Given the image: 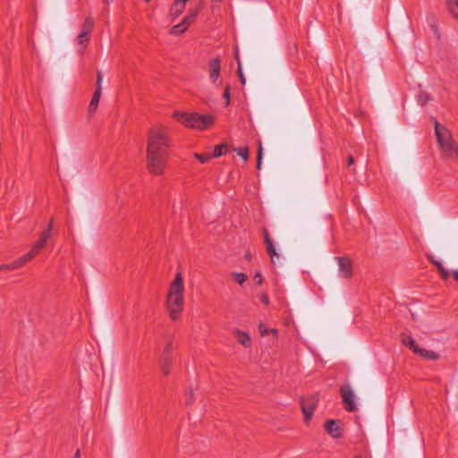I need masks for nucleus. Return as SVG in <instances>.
Here are the masks:
<instances>
[{"label": "nucleus", "instance_id": "nucleus-7", "mask_svg": "<svg viewBox=\"0 0 458 458\" xmlns=\"http://www.w3.org/2000/svg\"><path fill=\"white\" fill-rule=\"evenodd\" d=\"M53 221H50L48 226L40 233L39 239L32 246L31 250L28 252L31 255V259L35 258L40 250L45 248L47 241L52 235Z\"/></svg>", "mask_w": 458, "mask_h": 458}, {"label": "nucleus", "instance_id": "nucleus-38", "mask_svg": "<svg viewBox=\"0 0 458 458\" xmlns=\"http://www.w3.org/2000/svg\"><path fill=\"white\" fill-rule=\"evenodd\" d=\"M253 280L255 281V283L257 284H261L262 282H263V278H262V276L260 273H256L254 277H253Z\"/></svg>", "mask_w": 458, "mask_h": 458}, {"label": "nucleus", "instance_id": "nucleus-29", "mask_svg": "<svg viewBox=\"0 0 458 458\" xmlns=\"http://www.w3.org/2000/svg\"><path fill=\"white\" fill-rule=\"evenodd\" d=\"M234 151L237 152V154L243 158L244 160H247L249 157V149L247 147H239L237 148H234Z\"/></svg>", "mask_w": 458, "mask_h": 458}, {"label": "nucleus", "instance_id": "nucleus-40", "mask_svg": "<svg viewBox=\"0 0 458 458\" xmlns=\"http://www.w3.org/2000/svg\"><path fill=\"white\" fill-rule=\"evenodd\" d=\"M259 329L261 335H266L268 334V330L265 327V326L262 323L259 324Z\"/></svg>", "mask_w": 458, "mask_h": 458}, {"label": "nucleus", "instance_id": "nucleus-44", "mask_svg": "<svg viewBox=\"0 0 458 458\" xmlns=\"http://www.w3.org/2000/svg\"><path fill=\"white\" fill-rule=\"evenodd\" d=\"M73 458H81V451L79 449L75 452Z\"/></svg>", "mask_w": 458, "mask_h": 458}, {"label": "nucleus", "instance_id": "nucleus-2", "mask_svg": "<svg viewBox=\"0 0 458 458\" xmlns=\"http://www.w3.org/2000/svg\"><path fill=\"white\" fill-rule=\"evenodd\" d=\"M184 306V285L182 274L178 272L172 282L166 297V309L172 320L179 318Z\"/></svg>", "mask_w": 458, "mask_h": 458}, {"label": "nucleus", "instance_id": "nucleus-22", "mask_svg": "<svg viewBox=\"0 0 458 458\" xmlns=\"http://www.w3.org/2000/svg\"><path fill=\"white\" fill-rule=\"evenodd\" d=\"M432 263L437 267L438 273L443 280H448L450 278L449 271L445 268L443 264L437 260H432Z\"/></svg>", "mask_w": 458, "mask_h": 458}, {"label": "nucleus", "instance_id": "nucleus-10", "mask_svg": "<svg viewBox=\"0 0 458 458\" xmlns=\"http://www.w3.org/2000/svg\"><path fill=\"white\" fill-rule=\"evenodd\" d=\"M435 133L441 148L454 141L450 131L442 126L437 120L435 121Z\"/></svg>", "mask_w": 458, "mask_h": 458}, {"label": "nucleus", "instance_id": "nucleus-20", "mask_svg": "<svg viewBox=\"0 0 458 458\" xmlns=\"http://www.w3.org/2000/svg\"><path fill=\"white\" fill-rule=\"evenodd\" d=\"M172 363L173 360L171 356H161L160 364L164 375L167 376L169 374Z\"/></svg>", "mask_w": 458, "mask_h": 458}, {"label": "nucleus", "instance_id": "nucleus-8", "mask_svg": "<svg viewBox=\"0 0 458 458\" xmlns=\"http://www.w3.org/2000/svg\"><path fill=\"white\" fill-rule=\"evenodd\" d=\"M102 81H103V74L101 71L97 72V82H96V90L92 96L90 103L89 105V113L93 114L98 106L99 99L102 94Z\"/></svg>", "mask_w": 458, "mask_h": 458}, {"label": "nucleus", "instance_id": "nucleus-34", "mask_svg": "<svg viewBox=\"0 0 458 458\" xmlns=\"http://www.w3.org/2000/svg\"><path fill=\"white\" fill-rule=\"evenodd\" d=\"M172 350H173V345H172V343L169 342L165 346L162 356H171Z\"/></svg>", "mask_w": 458, "mask_h": 458}, {"label": "nucleus", "instance_id": "nucleus-48", "mask_svg": "<svg viewBox=\"0 0 458 458\" xmlns=\"http://www.w3.org/2000/svg\"><path fill=\"white\" fill-rule=\"evenodd\" d=\"M79 52H80L81 55H82L83 54V49H81Z\"/></svg>", "mask_w": 458, "mask_h": 458}, {"label": "nucleus", "instance_id": "nucleus-45", "mask_svg": "<svg viewBox=\"0 0 458 458\" xmlns=\"http://www.w3.org/2000/svg\"><path fill=\"white\" fill-rule=\"evenodd\" d=\"M245 258H246L248 260H250V259H251V254H250V252H247V253L245 254Z\"/></svg>", "mask_w": 458, "mask_h": 458}, {"label": "nucleus", "instance_id": "nucleus-24", "mask_svg": "<svg viewBox=\"0 0 458 458\" xmlns=\"http://www.w3.org/2000/svg\"><path fill=\"white\" fill-rule=\"evenodd\" d=\"M402 343L403 345L409 347L413 352L414 350H417L420 347L411 335H404L402 338Z\"/></svg>", "mask_w": 458, "mask_h": 458}, {"label": "nucleus", "instance_id": "nucleus-3", "mask_svg": "<svg viewBox=\"0 0 458 458\" xmlns=\"http://www.w3.org/2000/svg\"><path fill=\"white\" fill-rule=\"evenodd\" d=\"M174 117L184 126L195 130H206L214 123V117L212 115L199 113L189 114L176 111L174 114Z\"/></svg>", "mask_w": 458, "mask_h": 458}, {"label": "nucleus", "instance_id": "nucleus-27", "mask_svg": "<svg viewBox=\"0 0 458 458\" xmlns=\"http://www.w3.org/2000/svg\"><path fill=\"white\" fill-rule=\"evenodd\" d=\"M186 30H187V27L183 24L182 21H181L180 23H178L171 28L170 34L171 35H180V34L183 33Z\"/></svg>", "mask_w": 458, "mask_h": 458}, {"label": "nucleus", "instance_id": "nucleus-13", "mask_svg": "<svg viewBox=\"0 0 458 458\" xmlns=\"http://www.w3.org/2000/svg\"><path fill=\"white\" fill-rule=\"evenodd\" d=\"M31 259H31V255H29L28 253H26L25 255H23L21 258L15 259L14 261H13L10 264H2V265H0V270L1 271H7V270L18 269V268L23 267L26 263H28Z\"/></svg>", "mask_w": 458, "mask_h": 458}, {"label": "nucleus", "instance_id": "nucleus-15", "mask_svg": "<svg viewBox=\"0 0 458 458\" xmlns=\"http://www.w3.org/2000/svg\"><path fill=\"white\" fill-rule=\"evenodd\" d=\"M325 429L328 435L333 438H339L341 437V430L339 421L335 420H328L325 423Z\"/></svg>", "mask_w": 458, "mask_h": 458}, {"label": "nucleus", "instance_id": "nucleus-6", "mask_svg": "<svg viewBox=\"0 0 458 458\" xmlns=\"http://www.w3.org/2000/svg\"><path fill=\"white\" fill-rule=\"evenodd\" d=\"M53 221H50L48 226L40 233L39 239L32 246L31 250L28 252L31 255V259L35 258L40 250L45 248L47 241L52 235Z\"/></svg>", "mask_w": 458, "mask_h": 458}, {"label": "nucleus", "instance_id": "nucleus-14", "mask_svg": "<svg viewBox=\"0 0 458 458\" xmlns=\"http://www.w3.org/2000/svg\"><path fill=\"white\" fill-rule=\"evenodd\" d=\"M263 237H264V242L266 244L267 251L268 255L270 256L271 259L273 260V259L275 257L279 258V254L276 252L274 242L271 239L270 234L266 228L263 229Z\"/></svg>", "mask_w": 458, "mask_h": 458}, {"label": "nucleus", "instance_id": "nucleus-37", "mask_svg": "<svg viewBox=\"0 0 458 458\" xmlns=\"http://www.w3.org/2000/svg\"><path fill=\"white\" fill-rule=\"evenodd\" d=\"M195 21V19L191 16H190V14H187L183 19H182V22L183 24L188 28L193 21Z\"/></svg>", "mask_w": 458, "mask_h": 458}, {"label": "nucleus", "instance_id": "nucleus-36", "mask_svg": "<svg viewBox=\"0 0 458 458\" xmlns=\"http://www.w3.org/2000/svg\"><path fill=\"white\" fill-rule=\"evenodd\" d=\"M261 160H262V146L259 144L258 149V157H257V168L259 170L261 167Z\"/></svg>", "mask_w": 458, "mask_h": 458}, {"label": "nucleus", "instance_id": "nucleus-16", "mask_svg": "<svg viewBox=\"0 0 458 458\" xmlns=\"http://www.w3.org/2000/svg\"><path fill=\"white\" fill-rule=\"evenodd\" d=\"M441 148L445 158L453 160L458 159V145L454 140Z\"/></svg>", "mask_w": 458, "mask_h": 458}, {"label": "nucleus", "instance_id": "nucleus-4", "mask_svg": "<svg viewBox=\"0 0 458 458\" xmlns=\"http://www.w3.org/2000/svg\"><path fill=\"white\" fill-rule=\"evenodd\" d=\"M318 400L319 398L318 394H310L301 399V411L304 415V421L306 423L311 420L318 403Z\"/></svg>", "mask_w": 458, "mask_h": 458}, {"label": "nucleus", "instance_id": "nucleus-28", "mask_svg": "<svg viewBox=\"0 0 458 458\" xmlns=\"http://www.w3.org/2000/svg\"><path fill=\"white\" fill-rule=\"evenodd\" d=\"M231 276L241 285L243 284L248 279L247 275L244 273L233 272Z\"/></svg>", "mask_w": 458, "mask_h": 458}, {"label": "nucleus", "instance_id": "nucleus-12", "mask_svg": "<svg viewBox=\"0 0 458 458\" xmlns=\"http://www.w3.org/2000/svg\"><path fill=\"white\" fill-rule=\"evenodd\" d=\"M209 79L216 84L220 77L221 61L219 57L212 58L208 63Z\"/></svg>", "mask_w": 458, "mask_h": 458}, {"label": "nucleus", "instance_id": "nucleus-26", "mask_svg": "<svg viewBox=\"0 0 458 458\" xmlns=\"http://www.w3.org/2000/svg\"><path fill=\"white\" fill-rule=\"evenodd\" d=\"M417 102L420 106H425L431 98L429 95L425 91H420L416 96Z\"/></svg>", "mask_w": 458, "mask_h": 458}, {"label": "nucleus", "instance_id": "nucleus-39", "mask_svg": "<svg viewBox=\"0 0 458 458\" xmlns=\"http://www.w3.org/2000/svg\"><path fill=\"white\" fill-rule=\"evenodd\" d=\"M260 301L265 304V305H268L269 303V298H268V295L267 293H262L261 296H260Z\"/></svg>", "mask_w": 458, "mask_h": 458}, {"label": "nucleus", "instance_id": "nucleus-30", "mask_svg": "<svg viewBox=\"0 0 458 458\" xmlns=\"http://www.w3.org/2000/svg\"><path fill=\"white\" fill-rule=\"evenodd\" d=\"M194 157L201 163H208L212 157L210 154H198L195 153Z\"/></svg>", "mask_w": 458, "mask_h": 458}, {"label": "nucleus", "instance_id": "nucleus-19", "mask_svg": "<svg viewBox=\"0 0 458 458\" xmlns=\"http://www.w3.org/2000/svg\"><path fill=\"white\" fill-rule=\"evenodd\" d=\"M414 353L427 360H436L439 359L438 353L420 347L414 350Z\"/></svg>", "mask_w": 458, "mask_h": 458}, {"label": "nucleus", "instance_id": "nucleus-41", "mask_svg": "<svg viewBox=\"0 0 458 458\" xmlns=\"http://www.w3.org/2000/svg\"><path fill=\"white\" fill-rule=\"evenodd\" d=\"M199 8H195L193 10H191L188 14H190V16H191L194 19H196L198 13H199Z\"/></svg>", "mask_w": 458, "mask_h": 458}, {"label": "nucleus", "instance_id": "nucleus-1", "mask_svg": "<svg viewBox=\"0 0 458 458\" xmlns=\"http://www.w3.org/2000/svg\"><path fill=\"white\" fill-rule=\"evenodd\" d=\"M169 146L170 139L165 127H155L148 131L147 167L152 174L159 175L164 173L168 158L167 148Z\"/></svg>", "mask_w": 458, "mask_h": 458}, {"label": "nucleus", "instance_id": "nucleus-9", "mask_svg": "<svg viewBox=\"0 0 458 458\" xmlns=\"http://www.w3.org/2000/svg\"><path fill=\"white\" fill-rule=\"evenodd\" d=\"M435 133L441 148L454 141L450 131L442 126L437 120L435 121Z\"/></svg>", "mask_w": 458, "mask_h": 458}, {"label": "nucleus", "instance_id": "nucleus-49", "mask_svg": "<svg viewBox=\"0 0 458 458\" xmlns=\"http://www.w3.org/2000/svg\"><path fill=\"white\" fill-rule=\"evenodd\" d=\"M182 2H183L184 4H186L188 2V0H181Z\"/></svg>", "mask_w": 458, "mask_h": 458}, {"label": "nucleus", "instance_id": "nucleus-42", "mask_svg": "<svg viewBox=\"0 0 458 458\" xmlns=\"http://www.w3.org/2000/svg\"><path fill=\"white\" fill-rule=\"evenodd\" d=\"M347 164H348V165H353V164H354V158H353V157H352V156H351V155H350V156L348 157V158H347Z\"/></svg>", "mask_w": 458, "mask_h": 458}, {"label": "nucleus", "instance_id": "nucleus-5", "mask_svg": "<svg viewBox=\"0 0 458 458\" xmlns=\"http://www.w3.org/2000/svg\"><path fill=\"white\" fill-rule=\"evenodd\" d=\"M340 395L342 397L343 404L347 411H354L357 410L355 403V394L351 386L346 384L340 387Z\"/></svg>", "mask_w": 458, "mask_h": 458}, {"label": "nucleus", "instance_id": "nucleus-17", "mask_svg": "<svg viewBox=\"0 0 458 458\" xmlns=\"http://www.w3.org/2000/svg\"><path fill=\"white\" fill-rule=\"evenodd\" d=\"M236 340L242 344L244 347H250L251 344V339L248 333L234 329L233 331Z\"/></svg>", "mask_w": 458, "mask_h": 458}, {"label": "nucleus", "instance_id": "nucleus-31", "mask_svg": "<svg viewBox=\"0 0 458 458\" xmlns=\"http://www.w3.org/2000/svg\"><path fill=\"white\" fill-rule=\"evenodd\" d=\"M77 39H78V43H79L80 45H85V46H86V45H87V43H88V42H89V35H87V34H85V33H83V32H81H81L79 33V35H78Z\"/></svg>", "mask_w": 458, "mask_h": 458}, {"label": "nucleus", "instance_id": "nucleus-11", "mask_svg": "<svg viewBox=\"0 0 458 458\" xmlns=\"http://www.w3.org/2000/svg\"><path fill=\"white\" fill-rule=\"evenodd\" d=\"M339 267V275L343 278H350L352 276V263L349 258L335 257Z\"/></svg>", "mask_w": 458, "mask_h": 458}, {"label": "nucleus", "instance_id": "nucleus-33", "mask_svg": "<svg viewBox=\"0 0 458 458\" xmlns=\"http://www.w3.org/2000/svg\"><path fill=\"white\" fill-rule=\"evenodd\" d=\"M237 62H238V75H239V78H240V81L242 85H244L246 83V79L242 73V66H241V63L239 61V59L237 58Z\"/></svg>", "mask_w": 458, "mask_h": 458}, {"label": "nucleus", "instance_id": "nucleus-25", "mask_svg": "<svg viewBox=\"0 0 458 458\" xmlns=\"http://www.w3.org/2000/svg\"><path fill=\"white\" fill-rule=\"evenodd\" d=\"M226 150H227L226 143H222V144L216 145L214 148L213 154H210L211 157H219L223 154H225L226 152Z\"/></svg>", "mask_w": 458, "mask_h": 458}, {"label": "nucleus", "instance_id": "nucleus-43", "mask_svg": "<svg viewBox=\"0 0 458 458\" xmlns=\"http://www.w3.org/2000/svg\"><path fill=\"white\" fill-rule=\"evenodd\" d=\"M454 279L458 282V269L453 271Z\"/></svg>", "mask_w": 458, "mask_h": 458}, {"label": "nucleus", "instance_id": "nucleus-46", "mask_svg": "<svg viewBox=\"0 0 458 458\" xmlns=\"http://www.w3.org/2000/svg\"><path fill=\"white\" fill-rule=\"evenodd\" d=\"M223 0H212L213 3H221Z\"/></svg>", "mask_w": 458, "mask_h": 458}, {"label": "nucleus", "instance_id": "nucleus-21", "mask_svg": "<svg viewBox=\"0 0 458 458\" xmlns=\"http://www.w3.org/2000/svg\"><path fill=\"white\" fill-rule=\"evenodd\" d=\"M445 4L451 15L458 20V0H445Z\"/></svg>", "mask_w": 458, "mask_h": 458}, {"label": "nucleus", "instance_id": "nucleus-35", "mask_svg": "<svg viewBox=\"0 0 458 458\" xmlns=\"http://www.w3.org/2000/svg\"><path fill=\"white\" fill-rule=\"evenodd\" d=\"M193 403V391L191 388L190 391L185 395V404L191 405Z\"/></svg>", "mask_w": 458, "mask_h": 458}, {"label": "nucleus", "instance_id": "nucleus-23", "mask_svg": "<svg viewBox=\"0 0 458 458\" xmlns=\"http://www.w3.org/2000/svg\"><path fill=\"white\" fill-rule=\"evenodd\" d=\"M94 28V20L91 17H87L81 26V32L89 35Z\"/></svg>", "mask_w": 458, "mask_h": 458}, {"label": "nucleus", "instance_id": "nucleus-50", "mask_svg": "<svg viewBox=\"0 0 458 458\" xmlns=\"http://www.w3.org/2000/svg\"><path fill=\"white\" fill-rule=\"evenodd\" d=\"M146 2H149L150 0H145Z\"/></svg>", "mask_w": 458, "mask_h": 458}, {"label": "nucleus", "instance_id": "nucleus-32", "mask_svg": "<svg viewBox=\"0 0 458 458\" xmlns=\"http://www.w3.org/2000/svg\"><path fill=\"white\" fill-rule=\"evenodd\" d=\"M230 85H226L223 93V98L225 100V106L230 104Z\"/></svg>", "mask_w": 458, "mask_h": 458}, {"label": "nucleus", "instance_id": "nucleus-47", "mask_svg": "<svg viewBox=\"0 0 458 458\" xmlns=\"http://www.w3.org/2000/svg\"><path fill=\"white\" fill-rule=\"evenodd\" d=\"M271 332L276 334L277 331L276 329H271Z\"/></svg>", "mask_w": 458, "mask_h": 458}, {"label": "nucleus", "instance_id": "nucleus-18", "mask_svg": "<svg viewBox=\"0 0 458 458\" xmlns=\"http://www.w3.org/2000/svg\"><path fill=\"white\" fill-rule=\"evenodd\" d=\"M186 4L182 2L181 0H174V4L170 8V16L174 19L177 18L181 15L185 10Z\"/></svg>", "mask_w": 458, "mask_h": 458}]
</instances>
